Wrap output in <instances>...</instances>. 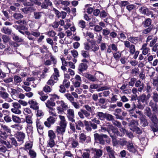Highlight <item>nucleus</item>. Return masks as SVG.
Segmentation results:
<instances>
[{
    "label": "nucleus",
    "mask_w": 158,
    "mask_h": 158,
    "mask_svg": "<svg viewBox=\"0 0 158 158\" xmlns=\"http://www.w3.org/2000/svg\"><path fill=\"white\" fill-rule=\"evenodd\" d=\"M59 117L60 119V126L56 127V132H57V134L63 135L65 131L67 122L64 116L59 115Z\"/></svg>",
    "instance_id": "obj_1"
},
{
    "label": "nucleus",
    "mask_w": 158,
    "mask_h": 158,
    "mask_svg": "<svg viewBox=\"0 0 158 158\" xmlns=\"http://www.w3.org/2000/svg\"><path fill=\"white\" fill-rule=\"evenodd\" d=\"M95 140L98 143L104 145L105 141L103 138L106 139L108 138V136L105 134L100 135L98 133H95L94 134Z\"/></svg>",
    "instance_id": "obj_2"
},
{
    "label": "nucleus",
    "mask_w": 158,
    "mask_h": 158,
    "mask_svg": "<svg viewBox=\"0 0 158 158\" xmlns=\"http://www.w3.org/2000/svg\"><path fill=\"white\" fill-rule=\"evenodd\" d=\"M13 108L11 109V111L16 114H19L22 113L20 110L21 108L20 104L17 102H13L12 104Z\"/></svg>",
    "instance_id": "obj_3"
},
{
    "label": "nucleus",
    "mask_w": 158,
    "mask_h": 158,
    "mask_svg": "<svg viewBox=\"0 0 158 158\" xmlns=\"http://www.w3.org/2000/svg\"><path fill=\"white\" fill-rule=\"evenodd\" d=\"M110 134L112 135L113 137H110L112 139V141L114 143H117L116 138L117 136H120V133L118 131L117 128L114 127H113V128L110 131Z\"/></svg>",
    "instance_id": "obj_4"
},
{
    "label": "nucleus",
    "mask_w": 158,
    "mask_h": 158,
    "mask_svg": "<svg viewBox=\"0 0 158 158\" xmlns=\"http://www.w3.org/2000/svg\"><path fill=\"white\" fill-rule=\"evenodd\" d=\"M123 43L125 47L128 48L130 54L133 55L135 52V46L133 44H131L130 42L128 41H123Z\"/></svg>",
    "instance_id": "obj_5"
},
{
    "label": "nucleus",
    "mask_w": 158,
    "mask_h": 158,
    "mask_svg": "<svg viewBox=\"0 0 158 158\" xmlns=\"http://www.w3.org/2000/svg\"><path fill=\"white\" fill-rule=\"evenodd\" d=\"M79 142L82 143L84 142L88 143L91 141V138L89 136L86 135L84 133H81L79 135Z\"/></svg>",
    "instance_id": "obj_6"
},
{
    "label": "nucleus",
    "mask_w": 158,
    "mask_h": 158,
    "mask_svg": "<svg viewBox=\"0 0 158 158\" xmlns=\"http://www.w3.org/2000/svg\"><path fill=\"white\" fill-rule=\"evenodd\" d=\"M144 113L152 121L156 119V115L152 114L150 107H146L144 110Z\"/></svg>",
    "instance_id": "obj_7"
},
{
    "label": "nucleus",
    "mask_w": 158,
    "mask_h": 158,
    "mask_svg": "<svg viewBox=\"0 0 158 158\" xmlns=\"http://www.w3.org/2000/svg\"><path fill=\"white\" fill-rule=\"evenodd\" d=\"M124 143L126 145L127 149L129 152L132 153H135L137 152V150L133 143L131 141L127 142L124 141Z\"/></svg>",
    "instance_id": "obj_8"
},
{
    "label": "nucleus",
    "mask_w": 158,
    "mask_h": 158,
    "mask_svg": "<svg viewBox=\"0 0 158 158\" xmlns=\"http://www.w3.org/2000/svg\"><path fill=\"white\" fill-rule=\"evenodd\" d=\"M52 116H50L47 119V121L44 123L45 126L48 127H51V125L55 123L56 120L57 118L53 117Z\"/></svg>",
    "instance_id": "obj_9"
},
{
    "label": "nucleus",
    "mask_w": 158,
    "mask_h": 158,
    "mask_svg": "<svg viewBox=\"0 0 158 158\" xmlns=\"http://www.w3.org/2000/svg\"><path fill=\"white\" fill-rule=\"evenodd\" d=\"M90 112L85 110L81 109L78 112V114L79 117L81 119H84L85 118L84 115L87 118H89L90 116Z\"/></svg>",
    "instance_id": "obj_10"
},
{
    "label": "nucleus",
    "mask_w": 158,
    "mask_h": 158,
    "mask_svg": "<svg viewBox=\"0 0 158 158\" xmlns=\"http://www.w3.org/2000/svg\"><path fill=\"white\" fill-rule=\"evenodd\" d=\"M16 138L19 144H21L23 143L25 137V133L21 131L19 132L16 134Z\"/></svg>",
    "instance_id": "obj_11"
},
{
    "label": "nucleus",
    "mask_w": 158,
    "mask_h": 158,
    "mask_svg": "<svg viewBox=\"0 0 158 158\" xmlns=\"http://www.w3.org/2000/svg\"><path fill=\"white\" fill-rule=\"evenodd\" d=\"M67 116L68 120L72 123L75 122L74 113L73 109H69L67 110Z\"/></svg>",
    "instance_id": "obj_12"
},
{
    "label": "nucleus",
    "mask_w": 158,
    "mask_h": 158,
    "mask_svg": "<svg viewBox=\"0 0 158 158\" xmlns=\"http://www.w3.org/2000/svg\"><path fill=\"white\" fill-rule=\"evenodd\" d=\"M93 156L92 158H100L102 155V151L99 149H93Z\"/></svg>",
    "instance_id": "obj_13"
},
{
    "label": "nucleus",
    "mask_w": 158,
    "mask_h": 158,
    "mask_svg": "<svg viewBox=\"0 0 158 158\" xmlns=\"http://www.w3.org/2000/svg\"><path fill=\"white\" fill-rule=\"evenodd\" d=\"M148 43L143 44L140 50L142 51V53L144 55L149 54L150 52V49L147 47Z\"/></svg>",
    "instance_id": "obj_14"
},
{
    "label": "nucleus",
    "mask_w": 158,
    "mask_h": 158,
    "mask_svg": "<svg viewBox=\"0 0 158 158\" xmlns=\"http://www.w3.org/2000/svg\"><path fill=\"white\" fill-rule=\"evenodd\" d=\"M139 11L141 13L147 16H149L152 14V11L149 10V9L144 6H142L139 8Z\"/></svg>",
    "instance_id": "obj_15"
},
{
    "label": "nucleus",
    "mask_w": 158,
    "mask_h": 158,
    "mask_svg": "<svg viewBox=\"0 0 158 158\" xmlns=\"http://www.w3.org/2000/svg\"><path fill=\"white\" fill-rule=\"evenodd\" d=\"M52 5V2L50 0H44L41 3V7L42 9H48L49 7L51 6Z\"/></svg>",
    "instance_id": "obj_16"
},
{
    "label": "nucleus",
    "mask_w": 158,
    "mask_h": 158,
    "mask_svg": "<svg viewBox=\"0 0 158 158\" xmlns=\"http://www.w3.org/2000/svg\"><path fill=\"white\" fill-rule=\"evenodd\" d=\"M28 103L30 105V108L35 110H38L39 109L38 103L36 101L32 100H30Z\"/></svg>",
    "instance_id": "obj_17"
},
{
    "label": "nucleus",
    "mask_w": 158,
    "mask_h": 158,
    "mask_svg": "<svg viewBox=\"0 0 158 158\" xmlns=\"http://www.w3.org/2000/svg\"><path fill=\"white\" fill-rule=\"evenodd\" d=\"M12 118L13 121L16 123H21V120H23L22 122L24 123L25 122V120L24 118H20L19 116L12 115Z\"/></svg>",
    "instance_id": "obj_18"
},
{
    "label": "nucleus",
    "mask_w": 158,
    "mask_h": 158,
    "mask_svg": "<svg viewBox=\"0 0 158 158\" xmlns=\"http://www.w3.org/2000/svg\"><path fill=\"white\" fill-rule=\"evenodd\" d=\"M69 142L71 145L72 148H76L79 145L78 141L73 138H69Z\"/></svg>",
    "instance_id": "obj_19"
},
{
    "label": "nucleus",
    "mask_w": 158,
    "mask_h": 158,
    "mask_svg": "<svg viewBox=\"0 0 158 158\" xmlns=\"http://www.w3.org/2000/svg\"><path fill=\"white\" fill-rule=\"evenodd\" d=\"M36 123L38 131L39 134H41L43 133L42 130L43 128V127L41 125V122L39 120L37 119L36 120Z\"/></svg>",
    "instance_id": "obj_20"
},
{
    "label": "nucleus",
    "mask_w": 158,
    "mask_h": 158,
    "mask_svg": "<svg viewBox=\"0 0 158 158\" xmlns=\"http://www.w3.org/2000/svg\"><path fill=\"white\" fill-rule=\"evenodd\" d=\"M21 10L25 14H27L29 12L35 10L36 9L33 7H26L21 9Z\"/></svg>",
    "instance_id": "obj_21"
},
{
    "label": "nucleus",
    "mask_w": 158,
    "mask_h": 158,
    "mask_svg": "<svg viewBox=\"0 0 158 158\" xmlns=\"http://www.w3.org/2000/svg\"><path fill=\"white\" fill-rule=\"evenodd\" d=\"M88 66L85 63H80L78 67V70L79 72H82L86 70Z\"/></svg>",
    "instance_id": "obj_22"
},
{
    "label": "nucleus",
    "mask_w": 158,
    "mask_h": 158,
    "mask_svg": "<svg viewBox=\"0 0 158 158\" xmlns=\"http://www.w3.org/2000/svg\"><path fill=\"white\" fill-rule=\"evenodd\" d=\"M52 98H50V99L47 101L45 104L46 107L48 108L55 106V103L54 101L52 100Z\"/></svg>",
    "instance_id": "obj_23"
},
{
    "label": "nucleus",
    "mask_w": 158,
    "mask_h": 158,
    "mask_svg": "<svg viewBox=\"0 0 158 158\" xmlns=\"http://www.w3.org/2000/svg\"><path fill=\"white\" fill-rule=\"evenodd\" d=\"M24 119L25 122H26V123L27 124V126H29V127H30L31 126L33 123V119L31 116L28 115L26 116Z\"/></svg>",
    "instance_id": "obj_24"
},
{
    "label": "nucleus",
    "mask_w": 158,
    "mask_h": 158,
    "mask_svg": "<svg viewBox=\"0 0 158 158\" xmlns=\"http://www.w3.org/2000/svg\"><path fill=\"white\" fill-rule=\"evenodd\" d=\"M104 126H105L107 130V132L109 134L110 137H113L110 134V131L113 128V126L109 123H106V124H103Z\"/></svg>",
    "instance_id": "obj_25"
},
{
    "label": "nucleus",
    "mask_w": 158,
    "mask_h": 158,
    "mask_svg": "<svg viewBox=\"0 0 158 158\" xmlns=\"http://www.w3.org/2000/svg\"><path fill=\"white\" fill-rule=\"evenodd\" d=\"M106 113L101 112H97L96 114V116L101 121H104L105 118Z\"/></svg>",
    "instance_id": "obj_26"
},
{
    "label": "nucleus",
    "mask_w": 158,
    "mask_h": 158,
    "mask_svg": "<svg viewBox=\"0 0 158 158\" xmlns=\"http://www.w3.org/2000/svg\"><path fill=\"white\" fill-rule=\"evenodd\" d=\"M136 107L135 105L133 104L132 109L129 110V114L131 116L134 117L135 118H137L138 117V116L135 114L134 111Z\"/></svg>",
    "instance_id": "obj_27"
},
{
    "label": "nucleus",
    "mask_w": 158,
    "mask_h": 158,
    "mask_svg": "<svg viewBox=\"0 0 158 158\" xmlns=\"http://www.w3.org/2000/svg\"><path fill=\"white\" fill-rule=\"evenodd\" d=\"M139 119L140 121V124L143 127H145L148 125V123L144 116L140 118Z\"/></svg>",
    "instance_id": "obj_28"
},
{
    "label": "nucleus",
    "mask_w": 158,
    "mask_h": 158,
    "mask_svg": "<svg viewBox=\"0 0 158 158\" xmlns=\"http://www.w3.org/2000/svg\"><path fill=\"white\" fill-rule=\"evenodd\" d=\"M75 127L76 129L78 130H81V127H84V124L80 120H79L75 123Z\"/></svg>",
    "instance_id": "obj_29"
},
{
    "label": "nucleus",
    "mask_w": 158,
    "mask_h": 158,
    "mask_svg": "<svg viewBox=\"0 0 158 158\" xmlns=\"http://www.w3.org/2000/svg\"><path fill=\"white\" fill-rule=\"evenodd\" d=\"M152 23V20L150 18H148L143 22L142 24L144 27H149Z\"/></svg>",
    "instance_id": "obj_30"
},
{
    "label": "nucleus",
    "mask_w": 158,
    "mask_h": 158,
    "mask_svg": "<svg viewBox=\"0 0 158 158\" xmlns=\"http://www.w3.org/2000/svg\"><path fill=\"white\" fill-rule=\"evenodd\" d=\"M10 139L11 141L10 142H10L11 143V144H10L12 146V147H13V145L16 148L18 146V145H20L19 144V143H17L16 139L15 138L10 137Z\"/></svg>",
    "instance_id": "obj_31"
},
{
    "label": "nucleus",
    "mask_w": 158,
    "mask_h": 158,
    "mask_svg": "<svg viewBox=\"0 0 158 158\" xmlns=\"http://www.w3.org/2000/svg\"><path fill=\"white\" fill-rule=\"evenodd\" d=\"M1 31L2 33L9 35H10L12 32V30L11 29L6 27H3Z\"/></svg>",
    "instance_id": "obj_32"
},
{
    "label": "nucleus",
    "mask_w": 158,
    "mask_h": 158,
    "mask_svg": "<svg viewBox=\"0 0 158 158\" xmlns=\"http://www.w3.org/2000/svg\"><path fill=\"white\" fill-rule=\"evenodd\" d=\"M155 29V28L154 27L153 25H152L147 28L144 29L142 33L143 34H148L150 33L152 30Z\"/></svg>",
    "instance_id": "obj_33"
},
{
    "label": "nucleus",
    "mask_w": 158,
    "mask_h": 158,
    "mask_svg": "<svg viewBox=\"0 0 158 158\" xmlns=\"http://www.w3.org/2000/svg\"><path fill=\"white\" fill-rule=\"evenodd\" d=\"M0 142L2 144L5 145L6 148L8 149L11 148H12V146L10 144V141H6L2 139L1 138H0Z\"/></svg>",
    "instance_id": "obj_34"
},
{
    "label": "nucleus",
    "mask_w": 158,
    "mask_h": 158,
    "mask_svg": "<svg viewBox=\"0 0 158 158\" xmlns=\"http://www.w3.org/2000/svg\"><path fill=\"white\" fill-rule=\"evenodd\" d=\"M130 129L133 132H135L136 134L139 135L141 134L142 132V130L137 126L131 127Z\"/></svg>",
    "instance_id": "obj_35"
},
{
    "label": "nucleus",
    "mask_w": 158,
    "mask_h": 158,
    "mask_svg": "<svg viewBox=\"0 0 158 158\" xmlns=\"http://www.w3.org/2000/svg\"><path fill=\"white\" fill-rule=\"evenodd\" d=\"M85 77L89 80L93 82L96 81L98 80V79H97L95 77L91 74L87 73L85 74Z\"/></svg>",
    "instance_id": "obj_36"
},
{
    "label": "nucleus",
    "mask_w": 158,
    "mask_h": 158,
    "mask_svg": "<svg viewBox=\"0 0 158 158\" xmlns=\"http://www.w3.org/2000/svg\"><path fill=\"white\" fill-rule=\"evenodd\" d=\"M66 156L70 158H73V155L70 151H66L63 153V158H65Z\"/></svg>",
    "instance_id": "obj_37"
},
{
    "label": "nucleus",
    "mask_w": 158,
    "mask_h": 158,
    "mask_svg": "<svg viewBox=\"0 0 158 158\" xmlns=\"http://www.w3.org/2000/svg\"><path fill=\"white\" fill-rule=\"evenodd\" d=\"M39 94L40 96V99L43 101H45L48 97L46 94H44L43 92L41 91L39 92Z\"/></svg>",
    "instance_id": "obj_38"
},
{
    "label": "nucleus",
    "mask_w": 158,
    "mask_h": 158,
    "mask_svg": "<svg viewBox=\"0 0 158 158\" xmlns=\"http://www.w3.org/2000/svg\"><path fill=\"white\" fill-rule=\"evenodd\" d=\"M81 55L85 58H87L89 57V52L86 50H82L80 53Z\"/></svg>",
    "instance_id": "obj_39"
},
{
    "label": "nucleus",
    "mask_w": 158,
    "mask_h": 158,
    "mask_svg": "<svg viewBox=\"0 0 158 158\" xmlns=\"http://www.w3.org/2000/svg\"><path fill=\"white\" fill-rule=\"evenodd\" d=\"M128 41L131 43L136 44L138 42V37H131L128 39Z\"/></svg>",
    "instance_id": "obj_40"
},
{
    "label": "nucleus",
    "mask_w": 158,
    "mask_h": 158,
    "mask_svg": "<svg viewBox=\"0 0 158 158\" xmlns=\"http://www.w3.org/2000/svg\"><path fill=\"white\" fill-rule=\"evenodd\" d=\"M152 98L155 102H158V94L156 91L153 92Z\"/></svg>",
    "instance_id": "obj_41"
},
{
    "label": "nucleus",
    "mask_w": 158,
    "mask_h": 158,
    "mask_svg": "<svg viewBox=\"0 0 158 158\" xmlns=\"http://www.w3.org/2000/svg\"><path fill=\"white\" fill-rule=\"evenodd\" d=\"M158 40V38L157 36H155L150 41V43L149 44V46L150 47H152L156 44V42Z\"/></svg>",
    "instance_id": "obj_42"
},
{
    "label": "nucleus",
    "mask_w": 158,
    "mask_h": 158,
    "mask_svg": "<svg viewBox=\"0 0 158 158\" xmlns=\"http://www.w3.org/2000/svg\"><path fill=\"white\" fill-rule=\"evenodd\" d=\"M33 51L32 52H42L43 49L42 48L40 47L38 45H36L33 47Z\"/></svg>",
    "instance_id": "obj_43"
},
{
    "label": "nucleus",
    "mask_w": 158,
    "mask_h": 158,
    "mask_svg": "<svg viewBox=\"0 0 158 158\" xmlns=\"http://www.w3.org/2000/svg\"><path fill=\"white\" fill-rule=\"evenodd\" d=\"M13 26L16 29L18 30V31L20 29H21L23 30H25L27 29V28L25 26H22L21 25H17L15 24L13 25Z\"/></svg>",
    "instance_id": "obj_44"
},
{
    "label": "nucleus",
    "mask_w": 158,
    "mask_h": 158,
    "mask_svg": "<svg viewBox=\"0 0 158 158\" xmlns=\"http://www.w3.org/2000/svg\"><path fill=\"white\" fill-rule=\"evenodd\" d=\"M42 16V13L41 12H34V18L35 19H40Z\"/></svg>",
    "instance_id": "obj_45"
},
{
    "label": "nucleus",
    "mask_w": 158,
    "mask_h": 158,
    "mask_svg": "<svg viewBox=\"0 0 158 158\" xmlns=\"http://www.w3.org/2000/svg\"><path fill=\"white\" fill-rule=\"evenodd\" d=\"M0 125L1 127L3 128V130L5 131H4L6 132L7 133L10 134L11 131L7 126L1 124H0Z\"/></svg>",
    "instance_id": "obj_46"
},
{
    "label": "nucleus",
    "mask_w": 158,
    "mask_h": 158,
    "mask_svg": "<svg viewBox=\"0 0 158 158\" xmlns=\"http://www.w3.org/2000/svg\"><path fill=\"white\" fill-rule=\"evenodd\" d=\"M64 96L69 100L70 101L71 103L74 100V98L69 93L65 94H64Z\"/></svg>",
    "instance_id": "obj_47"
},
{
    "label": "nucleus",
    "mask_w": 158,
    "mask_h": 158,
    "mask_svg": "<svg viewBox=\"0 0 158 158\" xmlns=\"http://www.w3.org/2000/svg\"><path fill=\"white\" fill-rule=\"evenodd\" d=\"M9 91L10 92L12 97L13 96H15L17 94V91L15 89L13 88L8 89Z\"/></svg>",
    "instance_id": "obj_48"
},
{
    "label": "nucleus",
    "mask_w": 158,
    "mask_h": 158,
    "mask_svg": "<svg viewBox=\"0 0 158 158\" xmlns=\"http://www.w3.org/2000/svg\"><path fill=\"white\" fill-rule=\"evenodd\" d=\"M152 84L154 86H158V76H155L152 79Z\"/></svg>",
    "instance_id": "obj_49"
},
{
    "label": "nucleus",
    "mask_w": 158,
    "mask_h": 158,
    "mask_svg": "<svg viewBox=\"0 0 158 158\" xmlns=\"http://www.w3.org/2000/svg\"><path fill=\"white\" fill-rule=\"evenodd\" d=\"M99 48L97 44L94 43L91 44V47L90 49H92V51L94 52L98 51Z\"/></svg>",
    "instance_id": "obj_50"
},
{
    "label": "nucleus",
    "mask_w": 158,
    "mask_h": 158,
    "mask_svg": "<svg viewBox=\"0 0 158 158\" xmlns=\"http://www.w3.org/2000/svg\"><path fill=\"white\" fill-rule=\"evenodd\" d=\"M139 100L143 103L146 102L147 101L146 95L143 94L139 97Z\"/></svg>",
    "instance_id": "obj_51"
},
{
    "label": "nucleus",
    "mask_w": 158,
    "mask_h": 158,
    "mask_svg": "<svg viewBox=\"0 0 158 158\" xmlns=\"http://www.w3.org/2000/svg\"><path fill=\"white\" fill-rule=\"evenodd\" d=\"M0 96L2 97V98L5 99L8 97L9 95L6 92L0 91Z\"/></svg>",
    "instance_id": "obj_52"
},
{
    "label": "nucleus",
    "mask_w": 158,
    "mask_h": 158,
    "mask_svg": "<svg viewBox=\"0 0 158 158\" xmlns=\"http://www.w3.org/2000/svg\"><path fill=\"white\" fill-rule=\"evenodd\" d=\"M105 118L108 121H113L114 120V117L111 114L106 113Z\"/></svg>",
    "instance_id": "obj_53"
},
{
    "label": "nucleus",
    "mask_w": 158,
    "mask_h": 158,
    "mask_svg": "<svg viewBox=\"0 0 158 158\" xmlns=\"http://www.w3.org/2000/svg\"><path fill=\"white\" fill-rule=\"evenodd\" d=\"M152 47V52H156L157 56H158V43H156Z\"/></svg>",
    "instance_id": "obj_54"
},
{
    "label": "nucleus",
    "mask_w": 158,
    "mask_h": 158,
    "mask_svg": "<svg viewBox=\"0 0 158 158\" xmlns=\"http://www.w3.org/2000/svg\"><path fill=\"white\" fill-rule=\"evenodd\" d=\"M49 113L52 116H57L56 113L55 111V109L53 107H51L48 108Z\"/></svg>",
    "instance_id": "obj_55"
},
{
    "label": "nucleus",
    "mask_w": 158,
    "mask_h": 158,
    "mask_svg": "<svg viewBox=\"0 0 158 158\" xmlns=\"http://www.w3.org/2000/svg\"><path fill=\"white\" fill-rule=\"evenodd\" d=\"M0 136L4 139H5L7 137L8 135L5 131H0Z\"/></svg>",
    "instance_id": "obj_56"
},
{
    "label": "nucleus",
    "mask_w": 158,
    "mask_h": 158,
    "mask_svg": "<svg viewBox=\"0 0 158 158\" xmlns=\"http://www.w3.org/2000/svg\"><path fill=\"white\" fill-rule=\"evenodd\" d=\"M48 136L50 139H54L56 137L55 133L52 130H49L48 132Z\"/></svg>",
    "instance_id": "obj_57"
},
{
    "label": "nucleus",
    "mask_w": 158,
    "mask_h": 158,
    "mask_svg": "<svg viewBox=\"0 0 158 158\" xmlns=\"http://www.w3.org/2000/svg\"><path fill=\"white\" fill-rule=\"evenodd\" d=\"M14 18L16 19H19L22 18L23 16L20 13H15L13 15Z\"/></svg>",
    "instance_id": "obj_58"
},
{
    "label": "nucleus",
    "mask_w": 158,
    "mask_h": 158,
    "mask_svg": "<svg viewBox=\"0 0 158 158\" xmlns=\"http://www.w3.org/2000/svg\"><path fill=\"white\" fill-rule=\"evenodd\" d=\"M55 144L54 139H49L48 143V146L52 148Z\"/></svg>",
    "instance_id": "obj_59"
},
{
    "label": "nucleus",
    "mask_w": 158,
    "mask_h": 158,
    "mask_svg": "<svg viewBox=\"0 0 158 158\" xmlns=\"http://www.w3.org/2000/svg\"><path fill=\"white\" fill-rule=\"evenodd\" d=\"M78 26L83 29L86 26L85 22L83 20H80L78 23Z\"/></svg>",
    "instance_id": "obj_60"
},
{
    "label": "nucleus",
    "mask_w": 158,
    "mask_h": 158,
    "mask_svg": "<svg viewBox=\"0 0 158 158\" xmlns=\"http://www.w3.org/2000/svg\"><path fill=\"white\" fill-rule=\"evenodd\" d=\"M12 52L13 51L12 50L11 48L10 47H8L7 48L5 49L3 53L9 55L12 54Z\"/></svg>",
    "instance_id": "obj_61"
},
{
    "label": "nucleus",
    "mask_w": 158,
    "mask_h": 158,
    "mask_svg": "<svg viewBox=\"0 0 158 158\" xmlns=\"http://www.w3.org/2000/svg\"><path fill=\"white\" fill-rule=\"evenodd\" d=\"M102 31V35L105 36H107L110 33V30L108 28L103 29Z\"/></svg>",
    "instance_id": "obj_62"
},
{
    "label": "nucleus",
    "mask_w": 158,
    "mask_h": 158,
    "mask_svg": "<svg viewBox=\"0 0 158 158\" xmlns=\"http://www.w3.org/2000/svg\"><path fill=\"white\" fill-rule=\"evenodd\" d=\"M84 107L85 109V110L92 113L94 111V109L88 105H85L84 106Z\"/></svg>",
    "instance_id": "obj_63"
},
{
    "label": "nucleus",
    "mask_w": 158,
    "mask_h": 158,
    "mask_svg": "<svg viewBox=\"0 0 158 158\" xmlns=\"http://www.w3.org/2000/svg\"><path fill=\"white\" fill-rule=\"evenodd\" d=\"M63 85L66 88H68L70 86V82L69 80L64 79L63 82Z\"/></svg>",
    "instance_id": "obj_64"
}]
</instances>
